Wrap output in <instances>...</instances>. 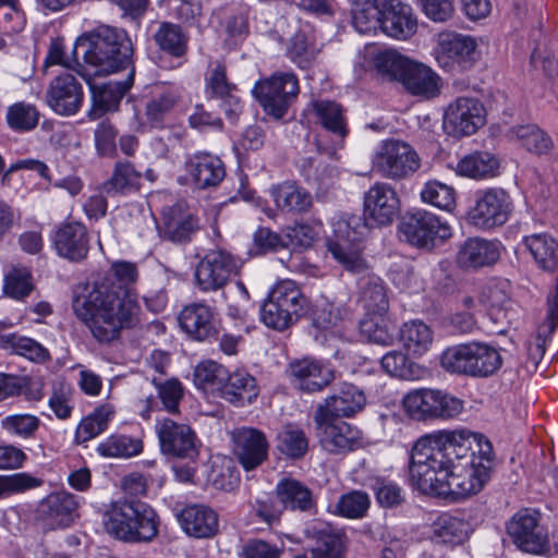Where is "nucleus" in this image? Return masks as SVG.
I'll return each mask as SVG.
<instances>
[{
    "label": "nucleus",
    "instance_id": "obj_17",
    "mask_svg": "<svg viewBox=\"0 0 558 558\" xmlns=\"http://www.w3.org/2000/svg\"><path fill=\"white\" fill-rule=\"evenodd\" d=\"M512 543L522 551L542 553L547 545V535L538 524L537 513L530 509L517 512L507 524Z\"/></svg>",
    "mask_w": 558,
    "mask_h": 558
},
{
    "label": "nucleus",
    "instance_id": "obj_48",
    "mask_svg": "<svg viewBox=\"0 0 558 558\" xmlns=\"http://www.w3.org/2000/svg\"><path fill=\"white\" fill-rule=\"evenodd\" d=\"M315 116L320 124L332 134L343 138L348 134L345 118L341 106L331 100H316L313 102Z\"/></svg>",
    "mask_w": 558,
    "mask_h": 558
},
{
    "label": "nucleus",
    "instance_id": "obj_47",
    "mask_svg": "<svg viewBox=\"0 0 558 558\" xmlns=\"http://www.w3.org/2000/svg\"><path fill=\"white\" fill-rule=\"evenodd\" d=\"M301 168L307 183L320 193L328 192L338 182L337 169L314 158L304 159Z\"/></svg>",
    "mask_w": 558,
    "mask_h": 558
},
{
    "label": "nucleus",
    "instance_id": "obj_46",
    "mask_svg": "<svg viewBox=\"0 0 558 558\" xmlns=\"http://www.w3.org/2000/svg\"><path fill=\"white\" fill-rule=\"evenodd\" d=\"M480 301L488 307L495 319L508 318V311L512 305L509 283L507 281L488 282L481 291Z\"/></svg>",
    "mask_w": 558,
    "mask_h": 558
},
{
    "label": "nucleus",
    "instance_id": "obj_43",
    "mask_svg": "<svg viewBox=\"0 0 558 558\" xmlns=\"http://www.w3.org/2000/svg\"><path fill=\"white\" fill-rule=\"evenodd\" d=\"M400 341L408 352L421 356L433 343V331L422 320L414 319L401 326Z\"/></svg>",
    "mask_w": 558,
    "mask_h": 558
},
{
    "label": "nucleus",
    "instance_id": "obj_41",
    "mask_svg": "<svg viewBox=\"0 0 558 558\" xmlns=\"http://www.w3.org/2000/svg\"><path fill=\"white\" fill-rule=\"evenodd\" d=\"M499 167L498 159L487 151H480L463 157L456 167L461 177L486 179L496 175Z\"/></svg>",
    "mask_w": 558,
    "mask_h": 558
},
{
    "label": "nucleus",
    "instance_id": "obj_8",
    "mask_svg": "<svg viewBox=\"0 0 558 558\" xmlns=\"http://www.w3.org/2000/svg\"><path fill=\"white\" fill-rule=\"evenodd\" d=\"M398 231L403 241L426 251L442 245L452 235L447 222L426 210L407 213L398 226Z\"/></svg>",
    "mask_w": 558,
    "mask_h": 558
},
{
    "label": "nucleus",
    "instance_id": "obj_21",
    "mask_svg": "<svg viewBox=\"0 0 558 558\" xmlns=\"http://www.w3.org/2000/svg\"><path fill=\"white\" fill-rule=\"evenodd\" d=\"M305 535L313 541L310 549L312 558H344L347 543L344 534L324 521H312Z\"/></svg>",
    "mask_w": 558,
    "mask_h": 558
},
{
    "label": "nucleus",
    "instance_id": "obj_4",
    "mask_svg": "<svg viewBox=\"0 0 558 558\" xmlns=\"http://www.w3.org/2000/svg\"><path fill=\"white\" fill-rule=\"evenodd\" d=\"M76 49L83 50V66L95 75L111 74L134 66L131 38L120 28L98 26L77 39Z\"/></svg>",
    "mask_w": 558,
    "mask_h": 558
},
{
    "label": "nucleus",
    "instance_id": "obj_13",
    "mask_svg": "<svg viewBox=\"0 0 558 558\" xmlns=\"http://www.w3.org/2000/svg\"><path fill=\"white\" fill-rule=\"evenodd\" d=\"M486 122V109L474 97H458L452 100L444 113V130L453 137L470 136Z\"/></svg>",
    "mask_w": 558,
    "mask_h": 558
},
{
    "label": "nucleus",
    "instance_id": "obj_53",
    "mask_svg": "<svg viewBox=\"0 0 558 558\" xmlns=\"http://www.w3.org/2000/svg\"><path fill=\"white\" fill-rule=\"evenodd\" d=\"M472 363V377L484 378L492 376L501 367L502 359L494 347L474 342Z\"/></svg>",
    "mask_w": 558,
    "mask_h": 558
},
{
    "label": "nucleus",
    "instance_id": "obj_33",
    "mask_svg": "<svg viewBox=\"0 0 558 558\" xmlns=\"http://www.w3.org/2000/svg\"><path fill=\"white\" fill-rule=\"evenodd\" d=\"M268 295L286 310L287 315L294 324L311 312L308 299L293 280L279 281Z\"/></svg>",
    "mask_w": 558,
    "mask_h": 558
},
{
    "label": "nucleus",
    "instance_id": "obj_45",
    "mask_svg": "<svg viewBox=\"0 0 558 558\" xmlns=\"http://www.w3.org/2000/svg\"><path fill=\"white\" fill-rule=\"evenodd\" d=\"M457 444L466 448L468 453L472 457V465L477 469H484L490 476L492 470L495 464V454L490 441L481 434H473L469 439H464L462 434L457 433Z\"/></svg>",
    "mask_w": 558,
    "mask_h": 558
},
{
    "label": "nucleus",
    "instance_id": "obj_27",
    "mask_svg": "<svg viewBox=\"0 0 558 558\" xmlns=\"http://www.w3.org/2000/svg\"><path fill=\"white\" fill-rule=\"evenodd\" d=\"M184 167L194 185L201 190L218 186L226 177L222 160L218 156L206 151L190 155Z\"/></svg>",
    "mask_w": 558,
    "mask_h": 558
},
{
    "label": "nucleus",
    "instance_id": "obj_5",
    "mask_svg": "<svg viewBox=\"0 0 558 558\" xmlns=\"http://www.w3.org/2000/svg\"><path fill=\"white\" fill-rule=\"evenodd\" d=\"M106 532L125 543H149L158 535V514L137 499L118 500L104 515Z\"/></svg>",
    "mask_w": 558,
    "mask_h": 558
},
{
    "label": "nucleus",
    "instance_id": "obj_60",
    "mask_svg": "<svg viewBox=\"0 0 558 558\" xmlns=\"http://www.w3.org/2000/svg\"><path fill=\"white\" fill-rule=\"evenodd\" d=\"M227 369L215 361L201 362L194 371V383L204 391H220Z\"/></svg>",
    "mask_w": 558,
    "mask_h": 558
},
{
    "label": "nucleus",
    "instance_id": "obj_63",
    "mask_svg": "<svg viewBox=\"0 0 558 558\" xmlns=\"http://www.w3.org/2000/svg\"><path fill=\"white\" fill-rule=\"evenodd\" d=\"M278 450L291 459L302 458L308 449V441L300 428L287 426L278 434Z\"/></svg>",
    "mask_w": 558,
    "mask_h": 558
},
{
    "label": "nucleus",
    "instance_id": "obj_62",
    "mask_svg": "<svg viewBox=\"0 0 558 558\" xmlns=\"http://www.w3.org/2000/svg\"><path fill=\"white\" fill-rule=\"evenodd\" d=\"M380 364L383 369L393 377L411 380L418 376V365L410 361L409 357L400 351L386 353L381 357Z\"/></svg>",
    "mask_w": 558,
    "mask_h": 558
},
{
    "label": "nucleus",
    "instance_id": "obj_24",
    "mask_svg": "<svg viewBox=\"0 0 558 558\" xmlns=\"http://www.w3.org/2000/svg\"><path fill=\"white\" fill-rule=\"evenodd\" d=\"M181 329L197 341L209 340L218 335V322L214 310L204 303H192L179 314Z\"/></svg>",
    "mask_w": 558,
    "mask_h": 558
},
{
    "label": "nucleus",
    "instance_id": "obj_16",
    "mask_svg": "<svg viewBox=\"0 0 558 558\" xmlns=\"http://www.w3.org/2000/svg\"><path fill=\"white\" fill-rule=\"evenodd\" d=\"M314 420L319 442L327 452L341 454L361 446L360 432L347 422L323 411H316Z\"/></svg>",
    "mask_w": 558,
    "mask_h": 558
},
{
    "label": "nucleus",
    "instance_id": "obj_25",
    "mask_svg": "<svg viewBox=\"0 0 558 558\" xmlns=\"http://www.w3.org/2000/svg\"><path fill=\"white\" fill-rule=\"evenodd\" d=\"M53 245L61 257L74 263L84 260L89 251L86 227L77 221L62 223L54 233Z\"/></svg>",
    "mask_w": 558,
    "mask_h": 558
},
{
    "label": "nucleus",
    "instance_id": "obj_14",
    "mask_svg": "<svg viewBox=\"0 0 558 558\" xmlns=\"http://www.w3.org/2000/svg\"><path fill=\"white\" fill-rule=\"evenodd\" d=\"M77 73L86 81L92 93V109L89 117L97 119L105 113L119 109L122 98L134 83L135 68L132 66L123 81H108L99 85L93 83L94 72L78 65Z\"/></svg>",
    "mask_w": 558,
    "mask_h": 558
},
{
    "label": "nucleus",
    "instance_id": "obj_10",
    "mask_svg": "<svg viewBox=\"0 0 558 558\" xmlns=\"http://www.w3.org/2000/svg\"><path fill=\"white\" fill-rule=\"evenodd\" d=\"M512 211L510 195L499 187L480 190L474 195V203L466 211L468 223L489 230L505 225Z\"/></svg>",
    "mask_w": 558,
    "mask_h": 558
},
{
    "label": "nucleus",
    "instance_id": "obj_40",
    "mask_svg": "<svg viewBox=\"0 0 558 558\" xmlns=\"http://www.w3.org/2000/svg\"><path fill=\"white\" fill-rule=\"evenodd\" d=\"M524 245L532 255L537 267L553 272L558 267V243L546 233L524 236Z\"/></svg>",
    "mask_w": 558,
    "mask_h": 558
},
{
    "label": "nucleus",
    "instance_id": "obj_26",
    "mask_svg": "<svg viewBox=\"0 0 558 558\" xmlns=\"http://www.w3.org/2000/svg\"><path fill=\"white\" fill-rule=\"evenodd\" d=\"M548 311L542 324L538 325L536 331L530 336L525 343L526 348V369L535 371L545 354V345L556 328L558 322V277L555 290L547 299Z\"/></svg>",
    "mask_w": 558,
    "mask_h": 558
},
{
    "label": "nucleus",
    "instance_id": "obj_31",
    "mask_svg": "<svg viewBox=\"0 0 558 558\" xmlns=\"http://www.w3.org/2000/svg\"><path fill=\"white\" fill-rule=\"evenodd\" d=\"M220 396L227 402L236 407L252 403L258 396L256 379L244 369L233 373L227 371V379L220 388Z\"/></svg>",
    "mask_w": 558,
    "mask_h": 558
},
{
    "label": "nucleus",
    "instance_id": "obj_20",
    "mask_svg": "<svg viewBox=\"0 0 558 558\" xmlns=\"http://www.w3.org/2000/svg\"><path fill=\"white\" fill-rule=\"evenodd\" d=\"M78 501L75 495L57 492L48 495L38 506V515L50 530L70 526L77 517Z\"/></svg>",
    "mask_w": 558,
    "mask_h": 558
},
{
    "label": "nucleus",
    "instance_id": "obj_49",
    "mask_svg": "<svg viewBox=\"0 0 558 558\" xmlns=\"http://www.w3.org/2000/svg\"><path fill=\"white\" fill-rule=\"evenodd\" d=\"M510 134L521 146L537 155L546 154L553 147L549 135L535 124L512 128Z\"/></svg>",
    "mask_w": 558,
    "mask_h": 558
},
{
    "label": "nucleus",
    "instance_id": "obj_2",
    "mask_svg": "<svg viewBox=\"0 0 558 558\" xmlns=\"http://www.w3.org/2000/svg\"><path fill=\"white\" fill-rule=\"evenodd\" d=\"M400 211V199L396 190L388 183L376 182L364 194L363 219L357 226V219L339 220L335 223L336 240L328 241V251L332 257L353 274L366 269V263L354 246L365 234L367 227L390 225Z\"/></svg>",
    "mask_w": 558,
    "mask_h": 558
},
{
    "label": "nucleus",
    "instance_id": "obj_39",
    "mask_svg": "<svg viewBox=\"0 0 558 558\" xmlns=\"http://www.w3.org/2000/svg\"><path fill=\"white\" fill-rule=\"evenodd\" d=\"M181 95L179 90L169 86H156L150 98L145 105V117L147 121L160 128L168 114L180 104Z\"/></svg>",
    "mask_w": 558,
    "mask_h": 558
},
{
    "label": "nucleus",
    "instance_id": "obj_42",
    "mask_svg": "<svg viewBox=\"0 0 558 558\" xmlns=\"http://www.w3.org/2000/svg\"><path fill=\"white\" fill-rule=\"evenodd\" d=\"M386 0H361L352 9V25L361 34L381 29L383 4Z\"/></svg>",
    "mask_w": 558,
    "mask_h": 558
},
{
    "label": "nucleus",
    "instance_id": "obj_9",
    "mask_svg": "<svg viewBox=\"0 0 558 558\" xmlns=\"http://www.w3.org/2000/svg\"><path fill=\"white\" fill-rule=\"evenodd\" d=\"M454 454H451V462L448 474V488L446 498L452 500L462 499L480 493L490 476L484 471L472 465V459L463 446H459L454 439Z\"/></svg>",
    "mask_w": 558,
    "mask_h": 558
},
{
    "label": "nucleus",
    "instance_id": "obj_55",
    "mask_svg": "<svg viewBox=\"0 0 558 558\" xmlns=\"http://www.w3.org/2000/svg\"><path fill=\"white\" fill-rule=\"evenodd\" d=\"M142 174L130 161L116 163L111 178L104 183V190L110 193H125L140 187Z\"/></svg>",
    "mask_w": 558,
    "mask_h": 558
},
{
    "label": "nucleus",
    "instance_id": "obj_57",
    "mask_svg": "<svg viewBox=\"0 0 558 558\" xmlns=\"http://www.w3.org/2000/svg\"><path fill=\"white\" fill-rule=\"evenodd\" d=\"M435 402L434 389H418L409 392L403 398L405 412L414 420L433 418Z\"/></svg>",
    "mask_w": 558,
    "mask_h": 558
},
{
    "label": "nucleus",
    "instance_id": "obj_51",
    "mask_svg": "<svg viewBox=\"0 0 558 558\" xmlns=\"http://www.w3.org/2000/svg\"><path fill=\"white\" fill-rule=\"evenodd\" d=\"M474 342L447 348L440 357L441 366L450 373L472 376Z\"/></svg>",
    "mask_w": 558,
    "mask_h": 558
},
{
    "label": "nucleus",
    "instance_id": "obj_28",
    "mask_svg": "<svg viewBox=\"0 0 558 558\" xmlns=\"http://www.w3.org/2000/svg\"><path fill=\"white\" fill-rule=\"evenodd\" d=\"M289 372L295 386L306 392L320 391L335 378L332 368L310 357L292 362Z\"/></svg>",
    "mask_w": 558,
    "mask_h": 558
},
{
    "label": "nucleus",
    "instance_id": "obj_7",
    "mask_svg": "<svg viewBox=\"0 0 558 558\" xmlns=\"http://www.w3.org/2000/svg\"><path fill=\"white\" fill-rule=\"evenodd\" d=\"M300 93L299 80L293 72L278 71L255 83L253 94L264 111L279 120L296 101Z\"/></svg>",
    "mask_w": 558,
    "mask_h": 558
},
{
    "label": "nucleus",
    "instance_id": "obj_19",
    "mask_svg": "<svg viewBox=\"0 0 558 558\" xmlns=\"http://www.w3.org/2000/svg\"><path fill=\"white\" fill-rule=\"evenodd\" d=\"M83 99L82 86L72 74L54 77L46 93L48 106L61 116L75 114L82 107Z\"/></svg>",
    "mask_w": 558,
    "mask_h": 558
},
{
    "label": "nucleus",
    "instance_id": "obj_3",
    "mask_svg": "<svg viewBox=\"0 0 558 558\" xmlns=\"http://www.w3.org/2000/svg\"><path fill=\"white\" fill-rule=\"evenodd\" d=\"M457 432L439 430L420 437L410 458V480L422 493L446 498L449 465Z\"/></svg>",
    "mask_w": 558,
    "mask_h": 558
},
{
    "label": "nucleus",
    "instance_id": "obj_6",
    "mask_svg": "<svg viewBox=\"0 0 558 558\" xmlns=\"http://www.w3.org/2000/svg\"><path fill=\"white\" fill-rule=\"evenodd\" d=\"M420 168L418 153L411 144L399 138L381 141L372 157L373 171L396 182L410 179Z\"/></svg>",
    "mask_w": 558,
    "mask_h": 558
},
{
    "label": "nucleus",
    "instance_id": "obj_58",
    "mask_svg": "<svg viewBox=\"0 0 558 558\" xmlns=\"http://www.w3.org/2000/svg\"><path fill=\"white\" fill-rule=\"evenodd\" d=\"M411 60L396 50H385L376 54L375 68L379 74L389 81L401 82Z\"/></svg>",
    "mask_w": 558,
    "mask_h": 558
},
{
    "label": "nucleus",
    "instance_id": "obj_44",
    "mask_svg": "<svg viewBox=\"0 0 558 558\" xmlns=\"http://www.w3.org/2000/svg\"><path fill=\"white\" fill-rule=\"evenodd\" d=\"M114 415V408L110 403L97 407L90 414L84 417L75 432L77 444H84L104 433L109 421Z\"/></svg>",
    "mask_w": 558,
    "mask_h": 558
},
{
    "label": "nucleus",
    "instance_id": "obj_54",
    "mask_svg": "<svg viewBox=\"0 0 558 558\" xmlns=\"http://www.w3.org/2000/svg\"><path fill=\"white\" fill-rule=\"evenodd\" d=\"M142 450V440L126 435H111L97 447V452L105 458H131Z\"/></svg>",
    "mask_w": 558,
    "mask_h": 558
},
{
    "label": "nucleus",
    "instance_id": "obj_15",
    "mask_svg": "<svg viewBox=\"0 0 558 558\" xmlns=\"http://www.w3.org/2000/svg\"><path fill=\"white\" fill-rule=\"evenodd\" d=\"M155 428L162 454L190 460L198 457V439L189 424L162 418Z\"/></svg>",
    "mask_w": 558,
    "mask_h": 558
},
{
    "label": "nucleus",
    "instance_id": "obj_11",
    "mask_svg": "<svg viewBox=\"0 0 558 558\" xmlns=\"http://www.w3.org/2000/svg\"><path fill=\"white\" fill-rule=\"evenodd\" d=\"M238 270L239 262L230 252L210 250L195 268L196 287L205 293L221 291Z\"/></svg>",
    "mask_w": 558,
    "mask_h": 558
},
{
    "label": "nucleus",
    "instance_id": "obj_36",
    "mask_svg": "<svg viewBox=\"0 0 558 558\" xmlns=\"http://www.w3.org/2000/svg\"><path fill=\"white\" fill-rule=\"evenodd\" d=\"M235 85L227 80L226 66L216 62L206 78V93L209 98L221 100V106L228 116L235 114L241 108L240 99L234 95Z\"/></svg>",
    "mask_w": 558,
    "mask_h": 558
},
{
    "label": "nucleus",
    "instance_id": "obj_56",
    "mask_svg": "<svg viewBox=\"0 0 558 558\" xmlns=\"http://www.w3.org/2000/svg\"><path fill=\"white\" fill-rule=\"evenodd\" d=\"M40 113L38 109L24 101L11 105L7 111V123L13 131L29 132L34 130L39 122Z\"/></svg>",
    "mask_w": 558,
    "mask_h": 558
},
{
    "label": "nucleus",
    "instance_id": "obj_30",
    "mask_svg": "<svg viewBox=\"0 0 558 558\" xmlns=\"http://www.w3.org/2000/svg\"><path fill=\"white\" fill-rule=\"evenodd\" d=\"M178 520L183 531L195 538H209L219 527L218 514L208 506L190 505L179 514Z\"/></svg>",
    "mask_w": 558,
    "mask_h": 558
},
{
    "label": "nucleus",
    "instance_id": "obj_35",
    "mask_svg": "<svg viewBox=\"0 0 558 558\" xmlns=\"http://www.w3.org/2000/svg\"><path fill=\"white\" fill-rule=\"evenodd\" d=\"M276 496L284 509L308 512L315 508L312 490L302 482L284 477L276 485Z\"/></svg>",
    "mask_w": 558,
    "mask_h": 558
},
{
    "label": "nucleus",
    "instance_id": "obj_52",
    "mask_svg": "<svg viewBox=\"0 0 558 558\" xmlns=\"http://www.w3.org/2000/svg\"><path fill=\"white\" fill-rule=\"evenodd\" d=\"M158 47L172 57L180 58L186 53L187 38L179 25L163 22L154 35Z\"/></svg>",
    "mask_w": 558,
    "mask_h": 558
},
{
    "label": "nucleus",
    "instance_id": "obj_12",
    "mask_svg": "<svg viewBox=\"0 0 558 558\" xmlns=\"http://www.w3.org/2000/svg\"><path fill=\"white\" fill-rule=\"evenodd\" d=\"M476 41L466 35L444 32L438 35L435 59L447 72L461 73L470 70L475 63Z\"/></svg>",
    "mask_w": 558,
    "mask_h": 558
},
{
    "label": "nucleus",
    "instance_id": "obj_50",
    "mask_svg": "<svg viewBox=\"0 0 558 558\" xmlns=\"http://www.w3.org/2000/svg\"><path fill=\"white\" fill-rule=\"evenodd\" d=\"M433 526L435 536L450 545L463 543L468 538L470 529L466 521L448 513L440 514Z\"/></svg>",
    "mask_w": 558,
    "mask_h": 558
},
{
    "label": "nucleus",
    "instance_id": "obj_61",
    "mask_svg": "<svg viewBox=\"0 0 558 558\" xmlns=\"http://www.w3.org/2000/svg\"><path fill=\"white\" fill-rule=\"evenodd\" d=\"M360 331L373 343L384 347L395 343L396 338L387 324V315L381 317L364 316L360 322Z\"/></svg>",
    "mask_w": 558,
    "mask_h": 558
},
{
    "label": "nucleus",
    "instance_id": "obj_22",
    "mask_svg": "<svg viewBox=\"0 0 558 558\" xmlns=\"http://www.w3.org/2000/svg\"><path fill=\"white\" fill-rule=\"evenodd\" d=\"M198 228V219L185 203L179 202L162 210V223L158 230L162 239L181 244L189 242Z\"/></svg>",
    "mask_w": 558,
    "mask_h": 558
},
{
    "label": "nucleus",
    "instance_id": "obj_59",
    "mask_svg": "<svg viewBox=\"0 0 558 558\" xmlns=\"http://www.w3.org/2000/svg\"><path fill=\"white\" fill-rule=\"evenodd\" d=\"M1 345L12 353L23 355L32 361H45L48 351L37 341L16 333H9L1 337Z\"/></svg>",
    "mask_w": 558,
    "mask_h": 558
},
{
    "label": "nucleus",
    "instance_id": "obj_32",
    "mask_svg": "<svg viewBox=\"0 0 558 558\" xmlns=\"http://www.w3.org/2000/svg\"><path fill=\"white\" fill-rule=\"evenodd\" d=\"M366 402L362 390L352 384H343L339 391L325 400L317 411L328 413L331 417H349L360 412Z\"/></svg>",
    "mask_w": 558,
    "mask_h": 558
},
{
    "label": "nucleus",
    "instance_id": "obj_1",
    "mask_svg": "<svg viewBox=\"0 0 558 558\" xmlns=\"http://www.w3.org/2000/svg\"><path fill=\"white\" fill-rule=\"evenodd\" d=\"M110 270L121 286L109 278L78 284L72 300L75 316L97 342L105 344L119 340L124 329L135 327L140 314L138 303L122 288L137 280L136 265L118 260Z\"/></svg>",
    "mask_w": 558,
    "mask_h": 558
},
{
    "label": "nucleus",
    "instance_id": "obj_38",
    "mask_svg": "<svg viewBox=\"0 0 558 558\" xmlns=\"http://www.w3.org/2000/svg\"><path fill=\"white\" fill-rule=\"evenodd\" d=\"M277 208L287 213H305L312 207V195L294 182L286 181L269 189Z\"/></svg>",
    "mask_w": 558,
    "mask_h": 558
},
{
    "label": "nucleus",
    "instance_id": "obj_29",
    "mask_svg": "<svg viewBox=\"0 0 558 558\" xmlns=\"http://www.w3.org/2000/svg\"><path fill=\"white\" fill-rule=\"evenodd\" d=\"M357 287V303L364 308V316H386L389 311V296L385 281L368 272L359 279Z\"/></svg>",
    "mask_w": 558,
    "mask_h": 558
},
{
    "label": "nucleus",
    "instance_id": "obj_23",
    "mask_svg": "<svg viewBox=\"0 0 558 558\" xmlns=\"http://www.w3.org/2000/svg\"><path fill=\"white\" fill-rule=\"evenodd\" d=\"M417 31V19L412 7L402 0H386L383 4L381 32L387 36L407 40Z\"/></svg>",
    "mask_w": 558,
    "mask_h": 558
},
{
    "label": "nucleus",
    "instance_id": "obj_34",
    "mask_svg": "<svg viewBox=\"0 0 558 558\" xmlns=\"http://www.w3.org/2000/svg\"><path fill=\"white\" fill-rule=\"evenodd\" d=\"M498 258V244L481 238L468 239L457 255V262L463 268L489 266L495 264Z\"/></svg>",
    "mask_w": 558,
    "mask_h": 558
},
{
    "label": "nucleus",
    "instance_id": "obj_37",
    "mask_svg": "<svg viewBox=\"0 0 558 558\" xmlns=\"http://www.w3.org/2000/svg\"><path fill=\"white\" fill-rule=\"evenodd\" d=\"M439 76L428 66L411 60L401 80L404 88L415 96L430 98L439 93Z\"/></svg>",
    "mask_w": 558,
    "mask_h": 558
},
{
    "label": "nucleus",
    "instance_id": "obj_64",
    "mask_svg": "<svg viewBox=\"0 0 558 558\" xmlns=\"http://www.w3.org/2000/svg\"><path fill=\"white\" fill-rule=\"evenodd\" d=\"M207 482L220 490H232L239 483V476L231 460L214 461L207 475Z\"/></svg>",
    "mask_w": 558,
    "mask_h": 558
},
{
    "label": "nucleus",
    "instance_id": "obj_18",
    "mask_svg": "<svg viewBox=\"0 0 558 558\" xmlns=\"http://www.w3.org/2000/svg\"><path fill=\"white\" fill-rule=\"evenodd\" d=\"M233 453L245 471L255 470L268 459L266 435L254 427L242 426L231 432Z\"/></svg>",
    "mask_w": 558,
    "mask_h": 558
}]
</instances>
